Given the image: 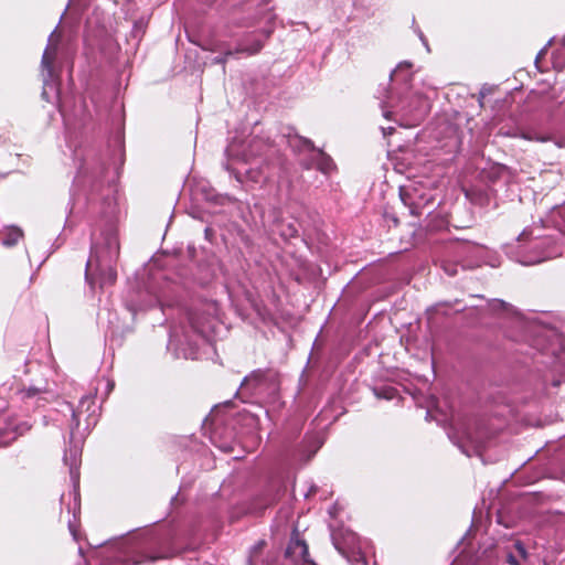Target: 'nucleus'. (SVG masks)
<instances>
[{
  "label": "nucleus",
  "instance_id": "nucleus-4",
  "mask_svg": "<svg viewBox=\"0 0 565 565\" xmlns=\"http://www.w3.org/2000/svg\"><path fill=\"white\" fill-rule=\"evenodd\" d=\"M276 150L273 145L266 142L262 138H253L245 150L244 157L246 161H250L253 159L259 157H268L270 153H274Z\"/></svg>",
  "mask_w": 565,
  "mask_h": 565
},
{
  "label": "nucleus",
  "instance_id": "nucleus-18",
  "mask_svg": "<svg viewBox=\"0 0 565 565\" xmlns=\"http://www.w3.org/2000/svg\"><path fill=\"white\" fill-rule=\"evenodd\" d=\"M505 562L508 564H510V565H520V563L516 559V557L513 554H511V553L507 555V561Z\"/></svg>",
  "mask_w": 565,
  "mask_h": 565
},
{
  "label": "nucleus",
  "instance_id": "nucleus-5",
  "mask_svg": "<svg viewBox=\"0 0 565 565\" xmlns=\"http://www.w3.org/2000/svg\"><path fill=\"white\" fill-rule=\"evenodd\" d=\"M286 554L296 558H300L303 565H317L309 555V547L303 540L291 541L287 547Z\"/></svg>",
  "mask_w": 565,
  "mask_h": 565
},
{
  "label": "nucleus",
  "instance_id": "nucleus-1",
  "mask_svg": "<svg viewBox=\"0 0 565 565\" xmlns=\"http://www.w3.org/2000/svg\"><path fill=\"white\" fill-rule=\"evenodd\" d=\"M151 547H156L154 552H143L125 561V565H139L145 562H154L157 559L171 557L172 552V536L170 531L156 533L149 541Z\"/></svg>",
  "mask_w": 565,
  "mask_h": 565
},
{
  "label": "nucleus",
  "instance_id": "nucleus-11",
  "mask_svg": "<svg viewBox=\"0 0 565 565\" xmlns=\"http://www.w3.org/2000/svg\"><path fill=\"white\" fill-rule=\"evenodd\" d=\"M54 61H55V51L46 49L43 53L41 64L45 70H47L49 73H51L53 70Z\"/></svg>",
  "mask_w": 565,
  "mask_h": 565
},
{
  "label": "nucleus",
  "instance_id": "nucleus-14",
  "mask_svg": "<svg viewBox=\"0 0 565 565\" xmlns=\"http://www.w3.org/2000/svg\"><path fill=\"white\" fill-rule=\"evenodd\" d=\"M395 393H396V390L392 386H386L381 390H375V394L379 397H383L386 399H392L394 397Z\"/></svg>",
  "mask_w": 565,
  "mask_h": 565
},
{
  "label": "nucleus",
  "instance_id": "nucleus-21",
  "mask_svg": "<svg viewBox=\"0 0 565 565\" xmlns=\"http://www.w3.org/2000/svg\"><path fill=\"white\" fill-rule=\"evenodd\" d=\"M445 270L450 275V276H454L457 274V268H456V265H451V268L448 269L447 267H445Z\"/></svg>",
  "mask_w": 565,
  "mask_h": 565
},
{
  "label": "nucleus",
  "instance_id": "nucleus-20",
  "mask_svg": "<svg viewBox=\"0 0 565 565\" xmlns=\"http://www.w3.org/2000/svg\"><path fill=\"white\" fill-rule=\"evenodd\" d=\"M9 404L6 399H0V416L8 412Z\"/></svg>",
  "mask_w": 565,
  "mask_h": 565
},
{
  "label": "nucleus",
  "instance_id": "nucleus-10",
  "mask_svg": "<svg viewBox=\"0 0 565 565\" xmlns=\"http://www.w3.org/2000/svg\"><path fill=\"white\" fill-rule=\"evenodd\" d=\"M245 177L247 180L254 183H259L267 179V177L264 173L263 166L248 169L245 173Z\"/></svg>",
  "mask_w": 565,
  "mask_h": 565
},
{
  "label": "nucleus",
  "instance_id": "nucleus-16",
  "mask_svg": "<svg viewBox=\"0 0 565 565\" xmlns=\"http://www.w3.org/2000/svg\"><path fill=\"white\" fill-rule=\"evenodd\" d=\"M514 547L515 550L519 552V554L523 557V558H526L527 557V552L524 547V545L522 544V542L520 541H516L515 544H514Z\"/></svg>",
  "mask_w": 565,
  "mask_h": 565
},
{
  "label": "nucleus",
  "instance_id": "nucleus-7",
  "mask_svg": "<svg viewBox=\"0 0 565 565\" xmlns=\"http://www.w3.org/2000/svg\"><path fill=\"white\" fill-rule=\"evenodd\" d=\"M117 279V271L114 267L107 266L106 268L99 269V286H111Z\"/></svg>",
  "mask_w": 565,
  "mask_h": 565
},
{
  "label": "nucleus",
  "instance_id": "nucleus-24",
  "mask_svg": "<svg viewBox=\"0 0 565 565\" xmlns=\"http://www.w3.org/2000/svg\"><path fill=\"white\" fill-rule=\"evenodd\" d=\"M423 115H424V113H420V114L417 116V118H416V119H418V120H419V119H422Z\"/></svg>",
  "mask_w": 565,
  "mask_h": 565
},
{
  "label": "nucleus",
  "instance_id": "nucleus-6",
  "mask_svg": "<svg viewBox=\"0 0 565 565\" xmlns=\"http://www.w3.org/2000/svg\"><path fill=\"white\" fill-rule=\"evenodd\" d=\"M274 373L270 370H256L246 376L243 385H250L253 388H259L267 380L274 379Z\"/></svg>",
  "mask_w": 565,
  "mask_h": 565
},
{
  "label": "nucleus",
  "instance_id": "nucleus-19",
  "mask_svg": "<svg viewBox=\"0 0 565 565\" xmlns=\"http://www.w3.org/2000/svg\"><path fill=\"white\" fill-rule=\"evenodd\" d=\"M39 392H40V391H39L38 388H33V387H31V388H28V390L24 392V396H25V397H33V396H35L36 394H39Z\"/></svg>",
  "mask_w": 565,
  "mask_h": 565
},
{
  "label": "nucleus",
  "instance_id": "nucleus-13",
  "mask_svg": "<svg viewBox=\"0 0 565 565\" xmlns=\"http://www.w3.org/2000/svg\"><path fill=\"white\" fill-rule=\"evenodd\" d=\"M266 546V542L264 540H260L258 541L254 546L253 548L250 550V555H249V564L250 565H255L256 563V558L258 557V555L263 552V550L265 548Z\"/></svg>",
  "mask_w": 565,
  "mask_h": 565
},
{
  "label": "nucleus",
  "instance_id": "nucleus-9",
  "mask_svg": "<svg viewBox=\"0 0 565 565\" xmlns=\"http://www.w3.org/2000/svg\"><path fill=\"white\" fill-rule=\"evenodd\" d=\"M263 47H264V43L260 40H255V41H253L247 46H238L235 50V53H244V54H247V55H256V54H258L263 50Z\"/></svg>",
  "mask_w": 565,
  "mask_h": 565
},
{
  "label": "nucleus",
  "instance_id": "nucleus-15",
  "mask_svg": "<svg viewBox=\"0 0 565 565\" xmlns=\"http://www.w3.org/2000/svg\"><path fill=\"white\" fill-rule=\"evenodd\" d=\"M235 53V51H226L222 56H216L214 60H213V63L215 64H220V65H225L227 60Z\"/></svg>",
  "mask_w": 565,
  "mask_h": 565
},
{
  "label": "nucleus",
  "instance_id": "nucleus-12",
  "mask_svg": "<svg viewBox=\"0 0 565 565\" xmlns=\"http://www.w3.org/2000/svg\"><path fill=\"white\" fill-rule=\"evenodd\" d=\"M22 235L23 234L19 228H13L8 233V235L3 239L2 244L7 247H12L19 242V239L22 237Z\"/></svg>",
  "mask_w": 565,
  "mask_h": 565
},
{
  "label": "nucleus",
  "instance_id": "nucleus-8",
  "mask_svg": "<svg viewBox=\"0 0 565 565\" xmlns=\"http://www.w3.org/2000/svg\"><path fill=\"white\" fill-rule=\"evenodd\" d=\"M317 152H318V158H317V163H316L317 169L323 173H329L330 171H332L334 168V163H333L332 159L327 153H324L322 150H317Z\"/></svg>",
  "mask_w": 565,
  "mask_h": 565
},
{
  "label": "nucleus",
  "instance_id": "nucleus-3",
  "mask_svg": "<svg viewBox=\"0 0 565 565\" xmlns=\"http://www.w3.org/2000/svg\"><path fill=\"white\" fill-rule=\"evenodd\" d=\"M399 195L403 203L409 207L412 215L415 216H419L422 214V210L430 201L424 194H419L417 189L414 186H402Z\"/></svg>",
  "mask_w": 565,
  "mask_h": 565
},
{
  "label": "nucleus",
  "instance_id": "nucleus-2",
  "mask_svg": "<svg viewBox=\"0 0 565 565\" xmlns=\"http://www.w3.org/2000/svg\"><path fill=\"white\" fill-rule=\"evenodd\" d=\"M30 427L25 423L18 422L17 417L3 413L0 416V447L9 446Z\"/></svg>",
  "mask_w": 565,
  "mask_h": 565
},
{
  "label": "nucleus",
  "instance_id": "nucleus-23",
  "mask_svg": "<svg viewBox=\"0 0 565 565\" xmlns=\"http://www.w3.org/2000/svg\"><path fill=\"white\" fill-rule=\"evenodd\" d=\"M235 178H236L237 181L242 182V178H241V175L238 173L235 174Z\"/></svg>",
  "mask_w": 565,
  "mask_h": 565
},
{
  "label": "nucleus",
  "instance_id": "nucleus-22",
  "mask_svg": "<svg viewBox=\"0 0 565 565\" xmlns=\"http://www.w3.org/2000/svg\"><path fill=\"white\" fill-rule=\"evenodd\" d=\"M86 279L89 280V284L93 285V280H90V276L88 273H86Z\"/></svg>",
  "mask_w": 565,
  "mask_h": 565
},
{
  "label": "nucleus",
  "instance_id": "nucleus-17",
  "mask_svg": "<svg viewBox=\"0 0 565 565\" xmlns=\"http://www.w3.org/2000/svg\"><path fill=\"white\" fill-rule=\"evenodd\" d=\"M300 142L306 147L308 148L309 150H312V151H317L318 149L316 148L313 141H311L310 139L308 138H303L301 137L300 138Z\"/></svg>",
  "mask_w": 565,
  "mask_h": 565
}]
</instances>
